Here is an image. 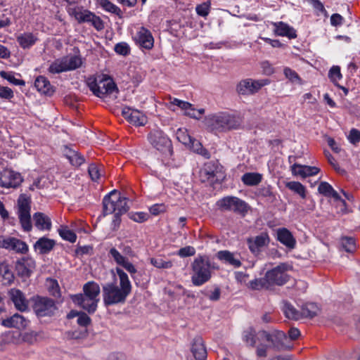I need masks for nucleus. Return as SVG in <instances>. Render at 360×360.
Masks as SVG:
<instances>
[{
    "label": "nucleus",
    "instance_id": "obj_1",
    "mask_svg": "<svg viewBox=\"0 0 360 360\" xmlns=\"http://www.w3.org/2000/svg\"><path fill=\"white\" fill-rule=\"evenodd\" d=\"M120 278V287L116 283V278L112 282L102 285V295L105 306H111L125 302L131 293V285L127 274L120 268H116Z\"/></svg>",
    "mask_w": 360,
    "mask_h": 360
},
{
    "label": "nucleus",
    "instance_id": "obj_2",
    "mask_svg": "<svg viewBox=\"0 0 360 360\" xmlns=\"http://www.w3.org/2000/svg\"><path fill=\"white\" fill-rule=\"evenodd\" d=\"M128 199L122 197L120 193L117 190L110 191L103 199V215L114 214L112 225L114 229L118 227L121 222L120 217L126 213L129 207L127 205Z\"/></svg>",
    "mask_w": 360,
    "mask_h": 360
},
{
    "label": "nucleus",
    "instance_id": "obj_3",
    "mask_svg": "<svg viewBox=\"0 0 360 360\" xmlns=\"http://www.w3.org/2000/svg\"><path fill=\"white\" fill-rule=\"evenodd\" d=\"M193 275L191 281L194 285L200 286L208 281L211 278V262L206 257L199 256L191 264Z\"/></svg>",
    "mask_w": 360,
    "mask_h": 360
},
{
    "label": "nucleus",
    "instance_id": "obj_4",
    "mask_svg": "<svg viewBox=\"0 0 360 360\" xmlns=\"http://www.w3.org/2000/svg\"><path fill=\"white\" fill-rule=\"evenodd\" d=\"M205 124L211 130L226 131L236 129L239 123L234 116L226 112L212 115L205 117Z\"/></svg>",
    "mask_w": 360,
    "mask_h": 360
},
{
    "label": "nucleus",
    "instance_id": "obj_5",
    "mask_svg": "<svg viewBox=\"0 0 360 360\" xmlns=\"http://www.w3.org/2000/svg\"><path fill=\"white\" fill-rule=\"evenodd\" d=\"M68 11L79 23H90L98 31L104 29V24L101 18L82 6L70 7Z\"/></svg>",
    "mask_w": 360,
    "mask_h": 360
},
{
    "label": "nucleus",
    "instance_id": "obj_6",
    "mask_svg": "<svg viewBox=\"0 0 360 360\" xmlns=\"http://www.w3.org/2000/svg\"><path fill=\"white\" fill-rule=\"evenodd\" d=\"M18 215L24 231H30L32 228L31 221V198L27 194L22 193L19 195L17 201Z\"/></svg>",
    "mask_w": 360,
    "mask_h": 360
},
{
    "label": "nucleus",
    "instance_id": "obj_7",
    "mask_svg": "<svg viewBox=\"0 0 360 360\" xmlns=\"http://www.w3.org/2000/svg\"><path fill=\"white\" fill-rule=\"evenodd\" d=\"M32 300L33 311L39 318L52 316L57 310L55 301L49 297L36 296Z\"/></svg>",
    "mask_w": 360,
    "mask_h": 360
},
{
    "label": "nucleus",
    "instance_id": "obj_8",
    "mask_svg": "<svg viewBox=\"0 0 360 360\" xmlns=\"http://www.w3.org/2000/svg\"><path fill=\"white\" fill-rule=\"evenodd\" d=\"M217 205L221 210L232 211L245 215L248 210V205L243 200L235 196H226L217 201Z\"/></svg>",
    "mask_w": 360,
    "mask_h": 360
},
{
    "label": "nucleus",
    "instance_id": "obj_9",
    "mask_svg": "<svg viewBox=\"0 0 360 360\" xmlns=\"http://www.w3.org/2000/svg\"><path fill=\"white\" fill-rule=\"evenodd\" d=\"M148 140L150 144L166 155H172V141L165 133L160 130H154L148 134Z\"/></svg>",
    "mask_w": 360,
    "mask_h": 360
},
{
    "label": "nucleus",
    "instance_id": "obj_10",
    "mask_svg": "<svg viewBox=\"0 0 360 360\" xmlns=\"http://www.w3.org/2000/svg\"><path fill=\"white\" fill-rule=\"evenodd\" d=\"M291 266L286 263H281L272 269L267 271L265 276L269 287L276 285H283L289 279L287 271Z\"/></svg>",
    "mask_w": 360,
    "mask_h": 360
},
{
    "label": "nucleus",
    "instance_id": "obj_11",
    "mask_svg": "<svg viewBox=\"0 0 360 360\" xmlns=\"http://www.w3.org/2000/svg\"><path fill=\"white\" fill-rule=\"evenodd\" d=\"M268 79L254 80L245 79L241 80L236 86V91L240 95H252L258 92L263 86L269 84Z\"/></svg>",
    "mask_w": 360,
    "mask_h": 360
},
{
    "label": "nucleus",
    "instance_id": "obj_12",
    "mask_svg": "<svg viewBox=\"0 0 360 360\" xmlns=\"http://www.w3.org/2000/svg\"><path fill=\"white\" fill-rule=\"evenodd\" d=\"M259 341H267L271 343V347L276 350H282L287 348L285 341L287 336L285 333L281 330H275L269 333L266 330H260L257 333Z\"/></svg>",
    "mask_w": 360,
    "mask_h": 360
},
{
    "label": "nucleus",
    "instance_id": "obj_13",
    "mask_svg": "<svg viewBox=\"0 0 360 360\" xmlns=\"http://www.w3.org/2000/svg\"><path fill=\"white\" fill-rule=\"evenodd\" d=\"M23 178L19 172L5 169L0 173V186L6 188H16L20 186Z\"/></svg>",
    "mask_w": 360,
    "mask_h": 360
},
{
    "label": "nucleus",
    "instance_id": "obj_14",
    "mask_svg": "<svg viewBox=\"0 0 360 360\" xmlns=\"http://www.w3.org/2000/svg\"><path fill=\"white\" fill-rule=\"evenodd\" d=\"M219 166L213 162H209L204 165L200 170V178L202 182H210L212 184L219 180Z\"/></svg>",
    "mask_w": 360,
    "mask_h": 360
},
{
    "label": "nucleus",
    "instance_id": "obj_15",
    "mask_svg": "<svg viewBox=\"0 0 360 360\" xmlns=\"http://www.w3.org/2000/svg\"><path fill=\"white\" fill-rule=\"evenodd\" d=\"M36 267L35 261L31 257H22L15 262L17 274L22 278H28Z\"/></svg>",
    "mask_w": 360,
    "mask_h": 360
},
{
    "label": "nucleus",
    "instance_id": "obj_16",
    "mask_svg": "<svg viewBox=\"0 0 360 360\" xmlns=\"http://www.w3.org/2000/svg\"><path fill=\"white\" fill-rule=\"evenodd\" d=\"M72 301L77 305L82 307L89 314H94L97 309L99 300H94L91 297L82 295V293L70 296Z\"/></svg>",
    "mask_w": 360,
    "mask_h": 360
},
{
    "label": "nucleus",
    "instance_id": "obj_17",
    "mask_svg": "<svg viewBox=\"0 0 360 360\" xmlns=\"http://www.w3.org/2000/svg\"><path fill=\"white\" fill-rule=\"evenodd\" d=\"M133 39L142 48L150 50L153 47L154 39L152 34L144 27L138 29Z\"/></svg>",
    "mask_w": 360,
    "mask_h": 360
},
{
    "label": "nucleus",
    "instance_id": "obj_18",
    "mask_svg": "<svg viewBox=\"0 0 360 360\" xmlns=\"http://www.w3.org/2000/svg\"><path fill=\"white\" fill-rule=\"evenodd\" d=\"M8 295L16 309L20 311H25L28 309V300L21 290L11 288L8 292Z\"/></svg>",
    "mask_w": 360,
    "mask_h": 360
},
{
    "label": "nucleus",
    "instance_id": "obj_19",
    "mask_svg": "<svg viewBox=\"0 0 360 360\" xmlns=\"http://www.w3.org/2000/svg\"><path fill=\"white\" fill-rule=\"evenodd\" d=\"M270 238L266 232H262L255 238H250L247 243L250 250L254 254H259L261 248L268 245Z\"/></svg>",
    "mask_w": 360,
    "mask_h": 360
},
{
    "label": "nucleus",
    "instance_id": "obj_20",
    "mask_svg": "<svg viewBox=\"0 0 360 360\" xmlns=\"http://www.w3.org/2000/svg\"><path fill=\"white\" fill-rule=\"evenodd\" d=\"M30 323V320L18 313L1 321V325L6 328L25 329Z\"/></svg>",
    "mask_w": 360,
    "mask_h": 360
},
{
    "label": "nucleus",
    "instance_id": "obj_21",
    "mask_svg": "<svg viewBox=\"0 0 360 360\" xmlns=\"http://www.w3.org/2000/svg\"><path fill=\"white\" fill-rule=\"evenodd\" d=\"M2 247L22 254L26 253L28 251L27 245L25 242L16 238L4 239L2 242Z\"/></svg>",
    "mask_w": 360,
    "mask_h": 360
},
{
    "label": "nucleus",
    "instance_id": "obj_22",
    "mask_svg": "<svg viewBox=\"0 0 360 360\" xmlns=\"http://www.w3.org/2000/svg\"><path fill=\"white\" fill-rule=\"evenodd\" d=\"M291 171L293 175L305 178L317 174L320 172V169L316 167L302 165L295 163L291 167Z\"/></svg>",
    "mask_w": 360,
    "mask_h": 360
},
{
    "label": "nucleus",
    "instance_id": "obj_23",
    "mask_svg": "<svg viewBox=\"0 0 360 360\" xmlns=\"http://www.w3.org/2000/svg\"><path fill=\"white\" fill-rule=\"evenodd\" d=\"M98 89L101 91V95L98 97L102 98L104 95L112 94L117 93L118 89L117 85L110 77H105L98 82Z\"/></svg>",
    "mask_w": 360,
    "mask_h": 360
},
{
    "label": "nucleus",
    "instance_id": "obj_24",
    "mask_svg": "<svg viewBox=\"0 0 360 360\" xmlns=\"http://www.w3.org/2000/svg\"><path fill=\"white\" fill-rule=\"evenodd\" d=\"M191 352L196 360H205L207 358V350L201 337L197 336L193 339Z\"/></svg>",
    "mask_w": 360,
    "mask_h": 360
},
{
    "label": "nucleus",
    "instance_id": "obj_25",
    "mask_svg": "<svg viewBox=\"0 0 360 360\" xmlns=\"http://www.w3.org/2000/svg\"><path fill=\"white\" fill-rule=\"evenodd\" d=\"M274 27V32L278 36L287 37L289 39L297 37L296 30L283 22H272Z\"/></svg>",
    "mask_w": 360,
    "mask_h": 360
},
{
    "label": "nucleus",
    "instance_id": "obj_26",
    "mask_svg": "<svg viewBox=\"0 0 360 360\" xmlns=\"http://www.w3.org/2000/svg\"><path fill=\"white\" fill-rule=\"evenodd\" d=\"M277 240L290 249L295 248L296 245L295 238L286 228H281L277 230Z\"/></svg>",
    "mask_w": 360,
    "mask_h": 360
},
{
    "label": "nucleus",
    "instance_id": "obj_27",
    "mask_svg": "<svg viewBox=\"0 0 360 360\" xmlns=\"http://www.w3.org/2000/svg\"><path fill=\"white\" fill-rule=\"evenodd\" d=\"M34 86L37 90L46 96H51L55 91L54 87L49 80L44 76H39L34 81Z\"/></svg>",
    "mask_w": 360,
    "mask_h": 360
},
{
    "label": "nucleus",
    "instance_id": "obj_28",
    "mask_svg": "<svg viewBox=\"0 0 360 360\" xmlns=\"http://www.w3.org/2000/svg\"><path fill=\"white\" fill-rule=\"evenodd\" d=\"M217 258L224 262V263L229 264L236 268L241 266V262L240 259L236 257V255L231 252L229 250H221L217 254Z\"/></svg>",
    "mask_w": 360,
    "mask_h": 360
},
{
    "label": "nucleus",
    "instance_id": "obj_29",
    "mask_svg": "<svg viewBox=\"0 0 360 360\" xmlns=\"http://www.w3.org/2000/svg\"><path fill=\"white\" fill-rule=\"evenodd\" d=\"M63 153L73 166L79 167L84 162V158L79 152L68 146L65 147Z\"/></svg>",
    "mask_w": 360,
    "mask_h": 360
},
{
    "label": "nucleus",
    "instance_id": "obj_30",
    "mask_svg": "<svg viewBox=\"0 0 360 360\" xmlns=\"http://www.w3.org/2000/svg\"><path fill=\"white\" fill-rule=\"evenodd\" d=\"M101 292L99 285L94 281H89L83 286V293L87 297H91L94 300H99L98 295Z\"/></svg>",
    "mask_w": 360,
    "mask_h": 360
},
{
    "label": "nucleus",
    "instance_id": "obj_31",
    "mask_svg": "<svg viewBox=\"0 0 360 360\" xmlns=\"http://www.w3.org/2000/svg\"><path fill=\"white\" fill-rule=\"evenodd\" d=\"M35 226L39 230H50L51 228V221L49 217L44 213L36 212L33 215Z\"/></svg>",
    "mask_w": 360,
    "mask_h": 360
},
{
    "label": "nucleus",
    "instance_id": "obj_32",
    "mask_svg": "<svg viewBox=\"0 0 360 360\" xmlns=\"http://www.w3.org/2000/svg\"><path fill=\"white\" fill-rule=\"evenodd\" d=\"M55 244L53 240L42 237L35 243L34 248L35 250H39L41 254H46L53 248Z\"/></svg>",
    "mask_w": 360,
    "mask_h": 360
},
{
    "label": "nucleus",
    "instance_id": "obj_33",
    "mask_svg": "<svg viewBox=\"0 0 360 360\" xmlns=\"http://www.w3.org/2000/svg\"><path fill=\"white\" fill-rule=\"evenodd\" d=\"M37 41V37L30 32L23 33L17 37V41L22 49L30 48Z\"/></svg>",
    "mask_w": 360,
    "mask_h": 360
},
{
    "label": "nucleus",
    "instance_id": "obj_34",
    "mask_svg": "<svg viewBox=\"0 0 360 360\" xmlns=\"http://www.w3.org/2000/svg\"><path fill=\"white\" fill-rule=\"evenodd\" d=\"M272 189L270 185L262 186L256 193L258 197L265 198L268 202L273 203L276 200V196Z\"/></svg>",
    "mask_w": 360,
    "mask_h": 360
},
{
    "label": "nucleus",
    "instance_id": "obj_35",
    "mask_svg": "<svg viewBox=\"0 0 360 360\" xmlns=\"http://www.w3.org/2000/svg\"><path fill=\"white\" fill-rule=\"evenodd\" d=\"M67 68V71L74 70L80 68L82 65V60L79 56H71L62 58Z\"/></svg>",
    "mask_w": 360,
    "mask_h": 360
},
{
    "label": "nucleus",
    "instance_id": "obj_36",
    "mask_svg": "<svg viewBox=\"0 0 360 360\" xmlns=\"http://www.w3.org/2000/svg\"><path fill=\"white\" fill-rule=\"evenodd\" d=\"M262 179V174L255 172H248L244 174L241 180L243 183L249 186H254L258 185Z\"/></svg>",
    "mask_w": 360,
    "mask_h": 360
},
{
    "label": "nucleus",
    "instance_id": "obj_37",
    "mask_svg": "<svg viewBox=\"0 0 360 360\" xmlns=\"http://www.w3.org/2000/svg\"><path fill=\"white\" fill-rule=\"evenodd\" d=\"M283 310L288 319L292 320L302 319L300 311L297 310L293 305L288 302H284Z\"/></svg>",
    "mask_w": 360,
    "mask_h": 360
},
{
    "label": "nucleus",
    "instance_id": "obj_38",
    "mask_svg": "<svg viewBox=\"0 0 360 360\" xmlns=\"http://www.w3.org/2000/svg\"><path fill=\"white\" fill-rule=\"evenodd\" d=\"M0 276L6 283L11 284L14 280V274L10 266L6 263L0 264Z\"/></svg>",
    "mask_w": 360,
    "mask_h": 360
},
{
    "label": "nucleus",
    "instance_id": "obj_39",
    "mask_svg": "<svg viewBox=\"0 0 360 360\" xmlns=\"http://www.w3.org/2000/svg\"><path fill=\"white\" fill-rule=\"evenodd\" d=\"M285 186L298 194L302 198L304 199L306 198V188L301 183L298 181H289L286 183Z\"/></svg>",
    "mask_w": 360,
    "mask_h": 360
},
{
    "label": "nucleus",
    "instance_id": "obj_40",
    "mask_svg": "<svg viewBox=\"0 0 360 360\" xmlns=\"http://www.w3.org/2000/svg\"><path fill=\"white\" fill-rule=\"evenodd\" d=\"M99 5L106 11L116 14L122 18V11L119 7L108 0H98Z\"/></svg>",
    "mask_w": 360,
    "mask_h": 360
},
{
    "label": "nucleus",
    "instance_id": "obj_41",
    "mask_svg": "<svg viewBox=\"0 0 360 360\" xmlns=\"http://www.w3.org/2000/svg\"><path fill=\"white\" fill-rule=\"evenodd\" d=\"M247 285L249 288L255 290H259L263 288H270L265 276L264 278H256L251 281L247 284Z\"/></svg>",
    "mask_w": 360,
    "mask_h": 360
},
{
    "label": "nucleus",
    "instance_id": "obj_42",
    "mask_svg": "<svg viewBox=\"0 0 360 360\" xmlns=\"http://www.w3.org/2000/svg\"><path fill=\"white\" fill-rule=\"evenodd\" d=\"M147 122L146 117L140 111L133 109L130 123L136 126H143Z\"/></svg>",
    "mask_w": 360,
    "mask_h": 360
},
{
    "label": "nucleus",
    "instance_id": "obj_43",
    "mask_svg": "<svg viewBox=\"0 0 360 360\" xmlns=\"http://www.w3.org/2000/svg\"><path fill=\"white\" fill-rule=\"evenodd\" d=\"M341 245L347 252H354L356 250L355 239L352 237H342Z\"/></svg>",
    "mask_w": 360,
    "mask_h": 360
},
{
    "label": "nucleus",
    "instance_id": "obj_44",
    "mask_svg": "<svg viewBox=\"0 0 360 360\" xmlns=\"http://www.w3.org/2000/svg\"><path fill=\"white\" fill-rule=\"evenodd\" d=\"M49 72L52 74H58L63 72H67V68L65 67L63 58L56 60L53 62L49 68Z\"/></svg>",
    "mask_w": 360,
    "mask_h": 360
},
{
    "label": "nucleus",
    "instance_id": "obj_45",
    "mask_svg": "<svg viewBox=\"0 0 360 360\" xmlns=\"http://www.w3.org/2000/svg\"><path fill=\"white\" fill-rule=\"evenodd\" d=\"M302 318H313L317 314V307L314 304H307L304 306L301 311Z\"/></svg>",
    "mask_w": 360,
    "mask_h": 360
},
{
    "label": "nucleus",
    "instance_id": "obj_46",
    "mask_svg": "<svg viewBox=\"0 0 360 360\" xmlns=\"http://www.w3.org/2000/svg\"><path fill=\"white\" fill-rule=\"evenodd\" d=\"M243 340L248 345L252 347H254L256 344V333L255 330L250 328L247 330L244 331L243 335Z\"/></svg>",
    "mask_w": 360,
    "mask_h": 360
},
{
    "label": "nucleus",
    "instance_id": "obj_47",
    "mask_svg": "<svg viewBox=\"0 0 360 360\" xmlns=\"http://www.w3.org/2000/svg\"><path fill=\"white\" fill-rule=\"evenodd\" d=\"M176 139L185 146L190 145L193 138L188 134L186 129H179L176 132Z\"/></svg>",
    "mask_w": 360,
    "mask_h": 360
},
{
    "label": "nucleus",
    "instance_id": "obj_48",
    "mask_svg": "<svg viewBox=\"0 0 360 360\" xmlns=\"http://www.w3.org/2000/svg\"><path fill=\"white\" fill-rule=\"evenodd\" d=\"M150 262L152 265L158 269H169L172 266V261H166L160 257H152Z\"/></svg>",
    "mask_w": 360,
    "mask_h": 360
},
{
    "label": "nucleus",
    "instance_id": "obj_49",
    "mask_svg": "<svg viewBox=\"0 0 360 360\" xmlns=\"http://www.w3.org/2000/svg\"><path fill=\"white\" fill-rule=\"evenodd\" d=\"M58 232L63 239L70 243L76 241L77 235L72 231L68 229V227H62L58 230Z\"/></svg>",
    "mask_w": 360,
    "mask_h": 360
},
{
    "label": "nucleus",
    "instance_id": "obj_50",
    "mask_svg": "<svg viewBox=\"0 0 360 360\" xmlns=\"http://www.w3.org/2000/svg\"><path fill=\"white\" fill-rule=\"evenodd\" d=\"M0 76L8 80L10 83L14 84V85H19V86H24L25 84V82L22 79H16L14 77V75L13 72H6V71H1L0 72Z\"/></svg>",
    "mask_w": 360,
    "mask_h": 360
},
{
    "label": "nucleus",
    "instance_id": "obj_51",
    "mask_svg": "<svg viewBox=\"0 0 360 360\" xmlns=\"http://www.w3.org/2000/svg\"><path fill=\"white\" fill-rule=\"evenodd\" d=\"M21 340L28 345H33L37 342V333L34 331L26 332L20 334Z\"/></svg>",
    "mask_w": 360,
    "mask_h": 360
},
{
    "label": "nucleus",
    "instance_id": "obj_52",
    "mask_svg": "<svg viewBox=\"0 0 360 360\" xmlns=\"http://www.w3.org/2000/svg\"><path fill=\"white\" fill-rule=\"evenodd\" d=\"M115 51L121 56H126L130 53V47L126 42H120L115 44Z\"/></svg>",
    "mask_w": 360,
    "mask_h": 360
},
{
    "label": "nucleus",
    "instance_id": "obj_53",
    "mask_svg": "<svg viewBox=\"0 0 360 360\" xmlns=\"http://www.w3.org/2000/svg\"><path fill=\"white\" fill-rule=\"evenodd\" d=\"M283 72L286 78H288L290 82L302 84L301 78L299 77L298 74L290 68H285Z\"/></svg>",
    "mask_w": 360,
    "mask_h": 360
},
{
    "label": "nucleus",
    "instance_id": "obj_54",
    "mask_svg": "<svg viewBox=\"0 0 360 360\" xmlns=\"http://www.w3.org/2000/svg\"><path fill=\"white\" fill-rule=\"evenodd\" d=\"M109 254L114 259L115 262L120 266L127 260V259L122 256L115 248H112L110 250Z\"/></svg>",
    "mask_w": 360,
    "mask_h": 360
},
{
    "label": "nucleus",
    "instance_id": "obj_55",
    "mask_svg": "<svg viewBox=\"0 0 360 360\" xmlns=\"http://www.w3.org/2000/svg\"><path fill=\"white\" fill-rule=\"evenodd\" d=\"M328 77L330 80L336 84L337 79H340L342 78V74L340 72V68L339 66H333L328 72Z\"/></svg>",
    "mask_w": 360,
    "mask_h": 360
},
{
    "label": "nucleus",
    "instance_id": "obj_56",
    "mask_svg": "<svg viewBox=\"0 0 360 360\" xmlns=\"http://www.w3.org/2000/svg\"><path fill=\"white\" fill-rule=\"evenodd\" d=\"M347 139L352 144L356 145L360 142V131L355 128H352L349 131Z\"/></svg>",
    "mask_w": 360,
    "mask_h": 360
},
{
    "label": "nucleus",
    "instance_id": "obj_57",
    "mask_svg": "<svg viewBox=\"0 0 360 360\" xmlns=\"http://www.w3.org/2000/svg\"><path fill=\"white\" fill-rule=\"evenodd\" d=\"M318 191L324 196L330 197V193L333 191V188L328 182L322 181L319 186Z\"/></svg>",
    "mask_w": 360,
    "mask_h": 360
},
{
    "label": "nucleus",
    "instance_id": "obj_58",
    "mask_svg": "<svg viewBox=\"0 0 360 360\" xmlns=\"http://www.w3.org/2000/svg\"><path fill=\"white\" fill-rule=\"evenodd\" d=\"M86 84L95 96H97L101 95V91L98 89V82L96 78L89 77L86 80Z\"/></svg>",
    "mask_w": 360,
    "mask_h": 360
},
{
    "label": "nucleus",
    "instance_id": "obj_59",
    "mask_svg": "<svg viewBox=\"0 0 360 360\" xmlns=\"http://www.w3.org/2000/svg\"><path fill=\"white\" fill-rule=\"evenodd\" d=\"M210 6V4L209 2H204L198 5L195 8V11L199 15L205 17L209 13Z\"/></svg>",
    "mask_w": 360,
    "mask_h": 360
},
{
    "label": "nucleus",
    "instance_id": "obj_60",
    "mask_svg": "<svg viewBox=\"0 0 360 360\" xmlns=\"http://www.w3.org/2000/svg\"><path fill=\"white\" fill-rule=\"evenodd\" d=\"M88 172L93 181H96L100 177V172L96 164H91L88 168Z\"/></svg>",
    "mask_w": 360,
    "mask_h": 360
},
{
    "label": "nucleus",
    "instance_id": "obj_61",
    "mask_svg": "<svg viewBox=\"0 0 360 360\" xmlns=\"http://www.w3.org/2000/svg\"><path fill=\"white\" fill-rule=\"evenodd\" d=\"M195 254V250L192 246H186L179 249L178 255L181 257L193 256Z\"/></svg>",
    "mask_w": 360,
    "mask_h": 360
},
{
    "label": "nucleus",
    "instance_id": "obj_62",
    "mask_svg": "<svg viewBox=\"0 0 360 360\" xmlns=\"http://www.w3.org/2000/svg\"><path fill=\"white\" fill-rule=\"evenodd\" d=\"M91 318L84 312L79 311V314L77 318V323L81 326L86 327L91 323Z\"/></svg>",
    "mask_w": 360,
    "mask_h": 360
},
{
    "label": "nucleus",
    "instance_id": "obj_63",
    "mask_svg": "<svg viewBox=\"0 0 360 360\" xmlns=\"http://www.w3.org/2000/svg\"><path fill=\"white\" fill-rule=\"evenodd\" d=\"M129 217L136 222L141 223L148 219V215L145 212H136L130 214Z\"/></svg>",
    "mask_w": 360,
    "mask_h": 360
},
{
    "label": "nucleus",
    "instance_id": "obj_64",
    "mask_svg": "<svg viewBox=\"0 0 360 360\" xmlns=\"http://www.w3.org/2000/svg\"><path fill=\"white\" fill-rule=\"evenodd\" d=\"M49 292L56 297H59L60 296V288L56 281L51 280V285L49 288Z\"/></svg>",
    "mask_w": 360,
    "mask_h": 360
}]
</instances>
